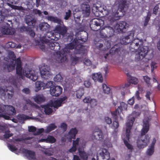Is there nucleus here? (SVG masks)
I'll use <instances>...</instances> for the list:
<instances>
[{
	"label": "nucleus",
	"instance_id": "nucleus-1",
	"mask_svg": "<svg viewBox=\"0 0 160 160\" xmlns=\"http://www.w3.org/2000/svg\"><path fill=\"white\" fill-rule=\"evenodd\" d=\"M140 113V112H136V111H134L132 115H129L126 123L125 135L122 136V139L125 146L131 151L132 150L133 148L132 146L130 143L131 130L135 118L139 116Z\"/></svg>",
	"mask_w": 160,
	"mask_h": 160
},
{
	"label": "nucleus",
	"instance_id": "nucleus-2",
	"mask_svg": "<svg viewBox=\"0 0 160 160\" xmlns=\"http://www.w3.org/2000/svg\"><path fill=\"white\" fill-rule=\"evenodd\" d=\"M151 119L150 116L145 117L143 120V127L141 131V134L137 140V145L139 148H143L146 147L149 142V137L148 135L144 136L147 133L149 129V122Z\"/></svg>",
	"mask_w": 160,
	"mask_h": 160
},
{
	"label": "nucleus",
	"instance_id": "nucleus-3",
	"mask_svg": "<svg viewBox=\"0 0 160 160\" xmlns=\"http://www.w3.org/2000/svg\"><path fill=\"white\" fill-rule=\"evenodd\" d=\"M13 62L16 65L17 74L20 77L22 78L24 75L33 81L37 79L38 77V70H32L28 68H25L22 70L21 67V62L19 58Z\"/></svg>",
	"mask_w": 160,
	"mask_h": 160
},
{
	"label": "nucleus",
	"instance_id": "nucleus-4",
	"mask_svg": "<svg viewBox=\"0 0 160 160\" xmlns=\"http://www.w3.org/2000/svg\"><path fill=\"white\" fill-rule=\"evenodd\" d=\"M67 98L64 96L59 98L56 100H51L48 104L47 105L43 106L42 108L45 110H50V107H53L55 108H57L61 106L62 104L67 100Z\"/></svg>",
	"mask_w": 160,
	"mask_h": 160
},
{
	"label": "nucleus",
	"instance_id": "nucleus-5",
	"mask_svg": "<svg viewBox=\"0 0 160 160\" xmlns=\"http://www.w3.org/2000/svg\"><path fill=\"white\" fill-rule=\"evenodd\" d=\"M122 111H114L113 112H111V113L112 115V118H114L115 120L113 122L112 127L114 128V130L113 133H117L118 132V128L119 127V123L118 121V115L120 116L121 119L122 120V118L121 117L120 114L121 113Z\"/></svg>",
	"mask_w": 160,
	"mask_h": 160
},
{
	"label": "nucleus",
	"instance_id": "nucleus-6",
	"mask_svg": "<svg viewBox=\"0 0 160 160\" xmlns=\"http://www.w3.org/2000/svg\"><path fill=\"white\" fill-rule=\"evenodd\" d=\"M40 71L41 77L44 79H48L52 76L49 68L47 66H42L40 68Z\"/></svg>",
	"mask_w": 160,
	"mask_h": 160
},
{
	"label": "nucleus",
	"instance_id": "nucleus-7",
	"mask_svg": "<svg viewBox=\"0 0 160 160\" xmlns=\"http://www.w3.org/2000/svg\"><path fill=\"white\" fill-rule=\"evenodd\" d=\"M148 48L147 46L140 47L137 51L136 58L138 60L142 59L148 53Z\"/></svg>",
	"mask_w": 160,
	"mask_h": 160
},
{
	"label": "nucleus",
	"instance_id": "nucleus-8",
	"mask_svg": "<svg viewBox=\"0 0 160 160\" xmlns=\"http://www.w3.org/2000/svg\"><path fill=\"white\" fill-rule=\"evenodd\" d=\"M48 38L49 39H47V38L45 39L44 38L43 39L40 38V41H37V45L39 46L42 49L43 48L42 47V46H43V44L45 43H48V42H51L50 44H48V45L50 46V47H51V46L52 47H54L55 45V42H54V38H50L48 37ZM45 38H47L46 36H45ZM51 49H52V47Z\"/></svg>",
	"mask_w": 160,
	"mask_h": 160
},
{
	"label": "nucleus",
	"instance_id": "nucleus-9",
	"mask_svg": "<svg viewBox=\"0 0 160 160\" xmlns=\"http://www.w3.org/2000/svg\"><path fill=\"white\" fill-rule=\"evenodd\" d=\"M16 114V111H0V118H3L6 120H11L12 116Z\"/></svg>",
	"mask_w": 160,
	"mask_h": 160
},
{
	"label": "nucleus",
	"instance_id": "nucleus-10",
	"mask_svg": "<svg viewBox=\"0 0 160 160\" xmlns=\"http://www.w3.org/2000/svg\"><path fill=\"white\" fill-rule=\"evenodd\" d=\"M92 137L93 139L102 140L103 139V135L102 131L99 128H95L93 132Z\"/></svg>",
	"mask_w": 160,
	"mask_h": 160
},
{
	"label": "nucleus",
	"instance_id": "nucleus-11",
	"mask_svg": "<svg viewBox=\"0 0 160 160\" xmlns=\"http://www.w3.org/2000/svg\"><path fill=\"white\" fill-rule=\"evenodd\" d=\"M62 89L59 86H53L50 89V94L53 96L58 97L59 96L62 92Z\"/></svg>",
	"mask_w": 160,
	"mask_h": 160
},
{
	"label": "nucleus",
	"instance_id": "nucleus-12",
	"mask_svg": "<svg viewBox=\"0 0 160 160\" xmlns=\"http://www.w3.org/2000/svg\"><path fill=\"white\" fill-rule=\"evenodd\" d=\"M128 26L125 22H120L116 24L114 28V29L118 32H123L124 29L128 28Z\"/></svg>",
	"mask_w": 160,
	"mask_h": 160
},
{
	"label": "nucleus",
	"instance_id": "nucleus-13",
	"mask_svg": "<svg viewBox=\"0 0 160 160\" xmlns=\"http://www.w3.org/2000/svg\"><path fill=\"white\" fill-rule=\"evenodd\" d=\"M66 48H65L64 51H62L60 54L59 52L57 53V60L58 62H62L65 61L67 59L66 57V53L64 52L63 53V52L66 51Z\"/></svg>",
	"mask_w": 160,
	"mask_h": 160
},
{
	"label": "nucleus",
	"instance_id": "nucleus-14",
	"mask_svg": "<svg viewBox=\"0 0 160 160\" xmlns=\"http://www.w3.org/2000/svg\"><path fill=\"white\" fill-rule=\"evenodd\" d=\"M22 152L23 153L28 155V157L31 159L33 160L36 159L35 153L34 152L26 149L23 148L22 150Z\"/></svg>",
	"mask_w": 160,
	"mask_h": 160
},
{
	"label": "nucleus",
	"instance_id": "nucleus-15",
	"mask_svg": "<svg viewBox=\"0 0 160 160\" xmlns=\"http://www.w3.org/2000/svg\"><path fill=\"white\" fill-rule=\"evenodd\" d=\"M81 8L82 13L85 16H88L90 11L89 6L87 4H83L82 5Z\"/></svg>",
	"mask_w": 160,
	"mask_h": 160
},
{
	"label": "nucleus",
	"instance_id": "nucleus-16",
	"mask_svg": "<svg viewBox=\"0 0 160 160\" xmlns=\"http://www.w3.org/2000/svg\"><path fill=\"white\" fill-rule=\"evenodd\" d=\"M56 141V139L52 136L48 135L47 138L45 139L42 138L40 140L39 142H46L50 143H53L55 142Z\"/></svg>",
	"mask_w": 160,
	"mask_h": 160
},
{
	"label": "nucleus",
	"instance_id": "nucleus-17",
	"mask_svg": "<svg viewBox=\"0 0 160 160\" xmlns=\"http://www.w3.org/2000/svg\"><path fill=\"white\" fill-rule=\"evenodd\" d=\"M2 33L4 34H14L15 32L14 29L11 28H9L8 24H7V26L4 28H2Z\"/></svg>",
	"mask_w": 160,
	"mask_h": 160
},
{
	"label": "nucleus",
	"instance_id": "nucleus-18",
	"mask_svg": "<svg viewBox=\"0 0 160 160\" xmlns=\"http://www.w3.org/2000/svg\"><path fill=\"white\" fill-rule=\"evenodd\" d=\"M77 132L78 131L76 128H72L68 132L69 141L70 142L72 141V139H75L76 134H77Z\"/></svg>",
	"mask_w": 160,
	"mask_h": 160
},
{
	"label": "nucleus",
	"instance_id": "nucleus-19",
	"mask_svg": "<svg viewBox=\"0 0 160 160\" xmlns=\"http://www.w3.org/2000/svg\"><path fill=\"white\" fill-rule=\"evenodd\" d=\"M92 78L95 81L102 82L103 78L102 74L99 72L93 73L92 74Z\"/></svg>",
	"mask_w": 160,
	"mask_h": 160
},
{
	"label": "nucleus",
	"instance_id": "nucleus-20",
	"mask_svg": "<svg viewBox=\"0 0 160 160\" xmlns=\"http://www.w3.org/2000/svg\"><path fill=\"white\" fill-rule=\"evenodd\" d=\"M33 99L35 102L38 104L43 102L45 100L44 97L42 94L36 95L33 97Z\"/></svg>",
	"mask_w": 160,
	"mask_h": 160
},
{
	"label": "nucleus",
	"instance_id": "nucleus-21",
	"mask_svg": "<svg viewBox=\"0 0 160 160\" xmlns=\"http://www.w3.org/2000/svg\"><path fill=\"white\" fill-rule=\"evenodd\" d=\"M79 153V155L82 160H87L88 156L87 153L80 148L78 149Z\"/></svg>",
	"mask_w": 160,
	"mask_h": 160
},
{
	"label": "nucleus",
	"instance_id": "nucleus-22",
	"mask_svg": "<svg viewBox=\"0 0 160 160\" xmlns=\"http://www.w3.org/2000/svg\"><path fill=\"white\" fill-rule=\"evenodd\" d=\"M32 117L24 114H18L17 116V118L20 122H23L24 121L32 119Z\"/></svg>",
	"mask_w": 160,
	"mask_h": 160
},
{
	"label": "nucleus",
	"instance_id": "nucleus-23",
	"mask_svg": "<svg viewBox=\"0 0 160 160\" xmlns=\"http://www.w3.org/2000/svg\"><path fill=\"white\" fill-rule=\"evenodd\" d=\"M56 31L58 33L62 34V35H64L66 32V29L64 27H61L59 26L57 27L55 29Z\"/></svg>",
	"mask_w": 160,
	"mask_h": 160
},
{
	"label": "nucleus",
	"instance_id": "nucleus-24",
	"mask_svg": "<svg viewBox=\"0 0 160 160\" xmlns=\"http://www.w3.org/2000/svg\"><path fill=\"white\" fill-rule=\"evenodd\" d=\"M92 22L97 26H102L104 24L103 21L101 19H94Z\"/></svg>",
	"mask_w": 160,
	"mask_h": 160
},
{
	"label": "nucleus",
	"instance_id": "nucleus-25",
	"mask_svg": "<svg viewBox=\"0 0 160 160\" xmlns=\"http://www.w3.org/2000/svg\"><path fill=\"white\" fill-rule=\"evenodd\" d=\"M57 128V126L54 123L51 124L47 127L45 132L46 133L49 132L54 130Z\"/></svg>",
	"mask_w": 160,
	"mask_h": 160
},
{
	"label": "nucleus",
	"instance_id": "nucleus-26",
	"mask_svg": "<svg viewBox=\"0 0 160 160\" xmlns=\"http://www.w3.org/2000/svg\"><path fill=\"white\" fill-rule=\"evenodd\" d=\"M54 81L56 82H61L62 85L64 86H66L65 83L62 82V77L60 74L57 75L54 78Z\"/></svg>",
	"mask_w": 160,
	"mask_h": 160
},
{
	"label": "nucleus",
	"instance_id": "nucleus-27",
	"mask_svg": "<svg viewBox=\"0 0 160 160\" xmlns=\"http://www.w3.org/2000/svg\"><path fill=\"white\" fill-rule=\"evenodd\" d=\"M43 86V83L40 81H37L35 83V91L38 92L41 89V87Z\"/></svg>",
	"mask_w": 160,
	"mask_h": 160
},
{
	"label": "nucleus",
	"instance_id": "nucleus-28",
	"mask_svg": "<svg viewBox=\"0 0 160 160\" xmlns=\"http://www.w3.org/2000/svg\"><path fill=\"white\" fill-rule=\"evenodd\" d=\"M84 94V89L80 88L76 92V97L78 98H80Z\"/></svg>",
	"mask_w": 160,
	"mask_h": 160
},
{
	"label": "nucleus",
	"instance_id": "nucleus-29",
	"mask_svg": "<svg viewBox=\"0 0 160 160\" xmlns=\"http://www.w3.org/2000/svg\"><path fill=\"white\" fill-rule=\"evenodd\" d=\"M128 109L127 105L124 102H122L120 103V105L118 107V110H125Z\"/></svg>",
	"mask_w": 160,
	"mask_h": 160
},
{
	"label": "nucleus",
	"instance_id": "nucleus-30",
	"mask_svg": "<svg viewBox=\"0 0 160 160\" xmlns=\"http://www.w3.org/2000/svg\"><path fill=\"white\" fill-rule=\"evenodd\" d=\"M102 91L103 92L106 94H108L110 91V88L106 84H103L102 85Z\"/></svg>",
	"mask_w": 160,
	"mask_h": 160
},
{
	"label": "nucleus",
	"instance_id": "nucleus-31",
	"mask_svg": "<svg viewBox=\"0 0 160 160\" xmlns=\"http://www.w3.org/2000/svg\"><path fill=\"white\" fill-rule=\"evenodd\" d=\"M0 110H15L14 107L12 106L8 105H2L0 108Z\"/></svg>",
	"mask_w": 160,
	"mask_h": 160
},
{
	"label": "nucleus",
	"instance_id": "nucleus-32",
	"mask_svg": "<svg viewBox=\"0 0 160 160\" xmlns=\"http://www.w3.org/2000/svg\"><path fill=\"white\" fill-rule=\"evenodd\" d=\"M48 19L51 21H53L54 22L61 24V20L58 19L56 18H54L52 16L48 17Z\"/></svg>",
	"mask_w": 160,
	"mask_h": 160
},
{
	"label": "nucleus",
	"instance_id": "nucleus-33",
	"mask_svg": "<svg viewBox=\"0 0 160 160\" xmlns=\"http://www.w3.org/2000/svg\"><path fill=\"white\" fill-rule=\"evenodd\" d=\"M54 86V83L52 82L49 81L45 85V84L43 83V86H42L44 88H50L51 89V88L53 87Z\"/></svg>",
	"mask_w": 160,
	"mask_h": 160
},
{
	"label": "nucleus",
	"instance_id": "nucleus-34",
	"mask_svg": "<svg viewBox=\"0 0 160 160\" xmlns=\"http://www.w3.org/2000/svg\"><path fill=\"white\" fill-rule=\"evenodd\" d=\"M13 135V134L10 133V131L9 130H8L5 131L3 136L5 138L8 139Z\"/></svg>",
	"mask_w": 160,
	"mask_h": 160
},
{
	"label": "nucleus",
	"instance_id": "nucleus-35",
	"mask_svg": "<svg viewBox=\"0 0 160 160\" xmlns=\"http://www.w3.org/2000/svg\"><path fill=\"white\" fill-rule=\"evenodd\" d=\"M154 148L150 146L147 151V154L149 156L152 155L154 152Z\"/></svg>",
	"mask_w": 160,
	"mask_h": 160
},
{
	"label": "nucleus",
	"instance_id": "nucleus-36",
	"mask_svg": "<svg viewBox=\"0 0 160 160\" xmlns=\"http://www.w3.org/2000/svg\"><path fill=\"white\" fill-rule=\"evenodd\" d=\"M151 70L152 72H153L154 69L157 67V63L154 62H152L151 65Z\"/></svg>",
	"mask_w": 160,
	"mask_h": 160
},
{
	"label": "nucleus",
	"instance_id": "nucleus-37",
	"mask_svg": "<svg viewBox=\"0 0 160 160\" xmlns=\"http://www.w3.org/2000/svg\"><path fill=\"white\" fill-rule=\"evenodd\" d=\"M97 103V101L96 99L94 98H92L90 100V104L91 106L92 107H94L96 106Z\"/></svg>",
	"mask_w": 160,
	"mask_h": 160
},
{
	"label": "nucleus",
	"instance_id": "nucleus-38",
	"mask_svg": "<svg viewBox=\"0 0 160 160\" xmlns=\"http://www.w3.org/2000/svg\"><path fill=\"white\" fill-rule=\"evenodd\" d=\"M134 36V32L133 31L130 32L129 33L128 35L125 37V39H126L128 41V39H130V41L133 38Z\"/></svg>",
	"mask_w": 160,
	"mask_h": 160
},
{
	"label": "nucleus",
	"instance_id": "nucleus-39",
	"mask_svg": "<svg viewBox=\"0 0 160 160\" xmlns=\"http://www.w3.org/2000/svg\"><path fill=\"white\" fill-rule=\"evenodd\" d=\"M26 23L29 25H31V23L33 24V20H32V18L29 16H28V17L26 18Z\"/></svg>",
	"mask_w": 160,
	"mask_h": 160
},
{
	"label": "nucleus",
	"instance_id": "nucleus-40",
	"mask_svg": "<svg viewBox=\"0 0 160 160\" xmlns=\"http://www.w3.org/2000/svg\"><path fill=\"white\" fill-rule=\"evenodd\" d=\"M138 82V80L136 78L132 77L130 80V83L135 85L137 84Z\"/></svg>",
	"mask_w": 160,
	"mask_h": 160
},
{
	"label": "nucleus",
	"instance_id": "nucleus-41",
	"mask_svg": "<svg viewBox=\"0 0 160 160\" xmlns=\"http://www.w3.org/2000/svg\"><path fill=\"white\" fill-rule=\"evenodd\" d=\"M146 107V105H144L143 106H140L138 104H136L135 105L134 107V109H145Z\"/></svg>",
	"mask_w": 160,
	"mask_h": 160
},
{
	"label": "nucleus",
	"instance_id": "nucleus-42",
	"mask_svg": "<svg viewBox=\"0 0 160 160\" xmlns=\"http://www.w3.org/2000/svg\"><path fill=\"white\" fill-rule=\"evenodd\" d=\"M39 26L41 29H43V30H44L46 29V28L44 27H46L47 28H48L49 27V25L46 23H44L40 24Z\"/></svg>",
	"mask_w": 160,
	"mask_h": 160
},
{
	"label": "nucleus",
	"instance_id": "nucleus-43",
	"mask_svg": "<svg viewBox=\"0 0 160 160\" xmlns=\"http://www.w3.org/2000/svg\"><path fill=\"white\" fill-rule=\"evenodd\" d=\"M9 149L12 152H13L16 151L18 149L14 145L9 144L8 145Z\"/></svg>",
	"mask_w": 160,
	"mask_h": 160
},
{
	"label": "nucleus",
	"instance_id": "nucleus-44",
	"mask_svg": "<svg viewBox=\"0 0 160 160\" xmlns=\"http://www.w3.org/2000/svg\"><path fill=\"white\" fill-rule=\"evenodd\" d=\"M143 79L148 85H150V78L148 76H143Z\"/></svg>",
	"mask_w": 160,
	"mask_h": 160
},
{
	"label": "nucleus",
	"instance_id": "nucleus-45",
	"mask_svg": "<svg viewBox=\"0 0 160 160\" xmlns=\"http://www.w3.org/2000/svg\"><path fill=\"white\" fill-rule=\"evenodd\" d=\"M101 12L103 14L104 16L108 15L109 14H112L111 13H110V12L108 10H106V9L104 8H103V10H102L101 11ZM109 16H111V15H109Z\"/></svg>",
	"mask_w": 160,
	"mask_h": 160
},
{
	"label": "nucleus",
	"instance_id": "nucleus-46",
	"mask_svg": "<svg viewBox=\"0 0 160 160\" xmlns=\"http://www.w3.org/2000/svg\"><path fill=\"white\" fill-rule=\"evenodd\" d=\"M128 103L130 105H132L134 103V98L133 97L130 99L128 101Z\"/></svg>",
	"mask_w": 160,
	"mask_h": 160
},
{
	"label": "nucleus",
	"instance_id": "nucleus-47",
	"mask_svg": "<svg viewBox=\"0 0 160 160\" xmlns=\"http://www.w3.org/2000/svg\"><path fill=\"white\" fill-rule=\"evenodd\" d=\"M104 120L106 123L108 124H110L112 122L111 119L108 117H105Z\"/></svg>",
	"mask_w": 160,
	"mask_h": 160
},
{
	"label": "nucleus",
	"instance_id": "nucleus-48",
	"mask_svg": "<svg viewBox=\"0 0 160 160\" xmlns=\"http://www.w3.org/2000/svg\"><path fill=\"white\" fill-rule=\"evenodd\" d=\"M80 138H77L76 140H73V141L72 145L77 147L79 145Z\"/></svg>",
	"mask_w": 160,
	"mask_h": 160
},
{
	"label": "nucleus",
	"instance_id": "nucleus-49",
	"mask_svg": "<svg viewBox=\"0 0 160 160\" xmlns=\"http://www.w3.org/2000/svg\"><path fill=\"white\" fill-rule=\"evenodd\" d=\"M134 43H135L136 45L138 46V45L142 44V40H138V39H135L134 41Z\"/></svg>",
	"mask_w": 160,
	"mask_h": 160
},
{
	"label": "nucleus",
	"instance_id": "nucleus-50",
	"mask_svg": "<svg viewBox=\"0 0 160 160\" xmlns=\"http://www.w3.org/2000/svg\"><path fill=\"white\" fill-rule=\"evenodd\" d=\"M91 100V98L89 97H85L83 99V102H84L87 103H90V100Z\"/></svg>",
	"mask_w": 160,
	"mask_h": 160
},
{
	"label": "nucleus",
	"instance_id": "nucleus-51",
	"mask_svg": "<svg viewBox=\"0 0 160 160\" xmlns=\"http://www.w3.org/2000/svg\"><path fill=\"white\" fill-rule=\"evenodd\" d=\"M61 128L65 131L67 130V125L66 123L63 122L61 124Z\"/></svg>",
	"mask_w": 160,
	"mask_h": 160
},
{
	"label": "nucleus",
	"instance_id": "nucleus-52",
	"mask_svg": "<svg viewBox=\"0 0 160 160\" xmlns=\"http://www.w3.org/2000/svg\"><path fill=\"white\" fill-rule=\"evenodd\" d=\"M36 130V128L33 126L28 127V131L30 132H34Z\"/></svg>",
	"mask_w": 160,
	"mask_h": 160
},
{
	"label": "nucleus",
	"instance_id": "nucleus-53",
	"mask_svg": "<svg viewBox=\"0 0 160 160\" xmlns=\"http://www.w3.org/2000/svg\"><path fill=\"white\" fill-rule=\"evenodd\" d=\"M71 11L70 10H68L67 12H66L65 16V19H68L70 16Z\"/></svg>",
	"mask_w": 160,
	"mask_h": 160
},
{
	"label": "nucleus",
	"instance_id": "nucleus-54",
	"mask_svg": "<svg viewBox=\"0 0 160 160\" xmlns=\"http://www.w3.org/2000/svg\"><path fill=\"white\" fill-rule=\"evenodd\" d=\"M44 131V129L43 128L39 129L35 133V135H38L42 133Z\"/></svg>",
	"mask_w": 160,
	"mask_h": 160
},
{
	"label": "nucleus",
	"instance_id": "nucleus-55",
	"mask_svg": "<svg viewBox=\"0 0 160 160\" xmlns=\"http://www.w3.org/2000/svg\"><path fill=\"white\" fill-rule=\"evenodd\" d=\"M159 9V7L158 6H156L153 9V13L155 14H157Z\"/></svg>",
	"mask_w": 160,
	"mask_h": 160
},
{
	"label": "nucleus",
	"instance_id": "nucleus-56",
	"mask_svg": "<svg viewBox=\"0 0 160 160\" xmlns=\"http://www.w3.org/2000/svg\"><path fill=\"white\" fill-rule=\"evenodd\" d=\"M84 85L86 88H89L91 85V83L88 81H85L84 82Z\"/></svg>",
	"mask_w": 160,
	"mask_h": 160
},
{
	"label": "nucleus",
	"instance_id": "nucleus-57",
	"mask_svg": "<svg viewBox=\"0 0 160 160\" xmlns=\"http://www.w3.org/2000/svg\"><path fill=\"white\" fill-rule=\"evenodd\" d=\"M76 150L77 147L72 145V147L69 150V151L70 152H73L76 151Z\"/></svg>",
	"mask_w": 160,
	"mask_h": 160
},
{
	"label": "nucleus",
	"instance_id": "nucleus-58",
	"mask_svg": "<svg viewBox=\"0 0 160 160\" xmlns=\"http://www.w3.org/2000/svg\"><path fill=\"white\" fill-rule=\"evenodd\" d=\"M85 64L87 66H90L91 64V61L88 59H86L84 62Z\"/></svg>",
	"mask_w": 160,
	"mask_h": 160
},
{
	"label": "nucleus",
	"instance_id": "nucleus-59",
	"mask_svg": "<svg viewBox=\"0 0 160 160\" xmlns=\"http://www.w3.org/2000/svg\"><path fill=\"white\" fill-rule=\"evenodd\" d=\"M130 84L131 83H130V84H126L124 85H122L118 88H119L120 89L124 88H127L129 86V84Z\"/></svg>",
	"mask_w": 160,
	"mask_h": 160
},
{
	"label": "nucleus",
	"instance_id": "nucleus-60",
	"mask_svg": "<svg viewBox=\"0 0 160 160\" xmlns=\"http://www.w3.org/2000/svg\"><path fill=\"white\" fill-rule=\"evenodd\" d=\"M5 94H6L8 95V98H9L11 97L13 95L12 92V91L11 92L10 91H8L7 92H6L5 93Z\"/></svg>",
	"mask_w": 160,
	"mask_h": 160
},
{
	"label": "nucleus",
	"instance_id": "nucleus-61",
	"mask_svg": "<svg viewBox=\"0 0 160 160\" xmlns=\"http://www.w3.org/2000/svg\"><path fill=\"white\" fill-rule=\"evenodd\" d=\"M15 65L12 64L9 66L8 67V69L9 71H11L14 68Z\"/></svg>",
	"mask_w": 160,
	"mask_h": 160
},
{
	"label": "nucleus",
	"instance_id": "nucleus-62",
	"mask_svg": "<svg viewBox=\"0 0 160 160\" xmlns=\"http://www.w3.org/2000/svg\"><path fill=\"white\" fill-rule=\"evenodd\" d=\"M156 140L155 138H153L152 142L150 146L154 148V145L156 142Z\"/></svg>",
	"mask_w": 160,
	"mask_h": 160
},
{
	"label": "nucleus",
	"instance_id": "nucleus-63",
	"mask_svg": "<svg viewBox=\"0 0 160 160\" xmlns=\"http://www.w3.org/2000/svg\"><path fill=\"white\" fill-rule=\"evenodd\" d=\"M47 115H51L52 114L53 111H43Z\"/></svg>",
	"mask_w": 160,
	"mask_h": 160
},
{
	"label": "nucleus",
	"instance_id": "nucleus-64",
	"mask_svg": "<svg viewBox=\"0 0 160 160\" xmlns=\"http://www.w3.org/2000/svg\"><path fill=\"white\" fill-rule=\"evenodd\" d=\"M74 48V46L73 44L70 43L69 44L68 46H67V48H68L69 49H72Z\"/></svg>",
	"mask_w": 160,
	"mask_h": 160
}]
</instances>
